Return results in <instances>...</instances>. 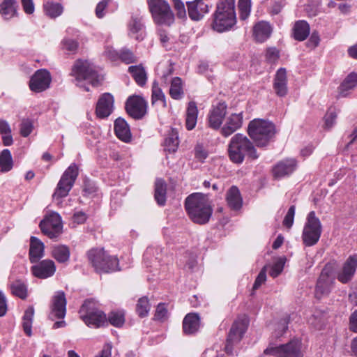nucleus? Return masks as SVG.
<instances>
[{"label":"nucleus","mask_w":357,"mask_h":357,"mask_svg":"<svg viewBox=\"0 0 357 357\" xmlns=\"http://www.w3.org/2000/svg\"><path fill=\"white\" fill-rule=\"evenodd\" d=\"M185 208L192 222L199 225L207 223L213 213L207 195L200 192L189 195L185 199Z\"/></svg>","instance_id":"1"},{"label":"nucleus","mask_w":357,"mask_h":357,"mask_svg":"<svg viewBox=\"0 0 357 357\" xmlns=\"http://www.w3.org/2000/svg\"><path fill=\"white\" fill-rule=\"evenodd\" d=\"M229 158L234 163L241 164L245 156L251 160L259 158L252 142L241 133L234 135L228 145Z\"/></svg>","instance_id":"2"},{"label":"nucleus","mask_w":357,"mask_h":357,"mask_svg":"<svg viewBox=\"0 0 357 357\" xmlns=\"http://www.w3.org/2000/svg\"><path fill=\"white\" fill-rule=\"evenodd\" d=\"M72 75L75 77L76 85L84 88L86 91H89L86 84L98 86L102 80L96 66L88 61L77 60L73 67Z\"/></svg>","instance_id":"3"},{"label":"nucleus","mask_w":357,"mask_h":357,"mask_svg":"<svg viewBox=\"0 0 357 357\" xmlns=\"http://www.w3.org/2000/svg\"><path fill=\"white\" fill-rule=\"evenodd\" d=\"M212 27L218 32L230 29L236 22L234 0H218Z\"/></svg>","instance_id":"4"},{"label":"nucleus","mask_w":357,"mask_h":357,"mask_svg":"<svg viewBox=\"0 0 357 357\" xmlns=\"http://www.w3.org/2000/svg\"><path fill=\"white\" fill-rule=\"evenodd\" d=\"M248 132L257 146L264 147L274 137L276 131L273 123L256 119L249 123Z\"/></svg>","instance_id":"5"},{"label":"nucleus","mask_w":357,"mask_h":357,"mask_svg":"<svg viewBox=\"0 0 357 357\" xmlns=\"http://www.w3.org/2000/svg\"><path fill=\"white\" fill-rule=\"evenodd\" d=\"M88 259L97 273H109L119 269V260L108 255L104 249L94 248L87 253Z\"/></svg>","instance_id":"6"},{"label":"nucleus","mask_w":357,"mask_h":357,"mask_svg":"<svg viewBox=\"0 0 357 357\" xmlns=\"http://www.w3.org/2000/svg\"><path fill=\"white\" fill-rule=\"evenodd\" d=\"M147 4L155 24L170 26L174 22V14L167 1L147 0Z\"/></svg>","instance_id":"7"},{"label":"nucleus","mask_w":357,"mask_h":357,"mask_svg":"<svg viewBox=\"0 0 357 357\" xmlns=\"http://www.w3.org/2000/svg\"><path fill=\"white\" fill-rule=\"evenodd\" d=\"M81 318L89 327L98 328L107 325L106 314L95 307L92 300H86L79 310Z\"/></svg>","instance_id":"8"},{"label":"nucleus","mask_w":357,"mask_h":357,"mask_svg":"<svg viewBox=\"0 0 357 357\" xmlns=\"http://www.w3.org/2000/svg\"><path fill=\"white\" fill-rule=\"evenodd\" d=\"M322 233V225L314 211H310L306 218L303 229L302 240L305 246H313L317 243Z\"/></svg>","instance_id":"9"},{"label":"nucleus","mask_w":357,"mask_h":357,"mask_svg":"<svg viewBox=\"0 0 357 357\" xmlns=\"http://www.w3.org/2000/svg\"><path fill=\"white\" fill-rule=\"evenodd\" d=\"M78 174V167L76 164L70 165L62 174L53 194V198L59 199L68 196Z\"/></svg>","instance_id":"10"},{"label":"nucleus","mask_w":357,"mask_h":357,"mask_svg":"<svg viewBox=\"0 0 357 357\" xmlns=\"http://www.w3.org/2000/svg\"><path fill=\"white\" fill-rule=\"evenodd\" d=\"M264 354L272 355L275 357H303L301 343L298 340H292L287 344L279 346L270 344L264 351Z\"/></svg>","instance_id":"11"},{"label":"nucleus","mask_w":357,"mask_h":357,"mask_svg":"<svg viewBox=\"0 0 357 357\" xmlns=\"http://www.w3.org/2000/svg\"><path fill=\"white\" fill-rule=\"evenodd\" d=\"M248 319L245 317L234 321L227 338L225 351L227 354H231L233 351V346L241 340L248 329Z\"/></svg>","instance_id":"12"},{"label":"nucleus","mask_w":357,"mask_h":357,"mask_svg":"<svg viewBox=\"0 0 357 357\" xmlns=\"http://www.w3.org/2000/svg\"><path fill=\"white\" fill-rule=\"evenodd\" d=\"M39 226L42 232L50 238H57L62 233L61 218L55 212L47 215Z\"/></svg>","instance_id":"13"},{"label":"nucleus","mask_w":357,"mask_h":357,"mask_svg":"<svg viewBox=\"0 0 357 357\" xmlns=\"http://www.w3.org/2000/svg\"><path fill=\"white\" fill-rule=\"evenodd\" d=\"M335 278L333 275L331 266H326L321 271V274L317 280L315 296L320 299L327 296L333 287Z\"/></svg>","instance_id":"14"},{"label":"nucleus","mask_w":357,"mask_h":357,"mask_svg":"<svg viewBox=\"0 0 357 357\" xmlns=\"http://www.w3.org/2000/svg\"><path fill=\"white\" fill-rule=\"evenodd\" d=\"M126 112L135 119H141L146 114L147 102L141 96L133 95L129 96L126 102Z\"/></svg>","instance_id":"15"},{"label":"nucleus","mask_w":357,"mask_h":357,"mask_svg":"<svg viewBox=\"0 0 357 357\" xmlns=\"http://www.w3.org/2000/svg\"><path fill=\"white\" fill-rule=\"evenodd\" d=\"M51 81L52 77L50 72L45 69H40L31 76L29 86L31 91L40 93L50 87Z\"/></svg>","instance_id":"16"},{"label":"nucleus","mask_w":357,"mask_h":357,"mask_svg":"<svg viewBox=\"0 0 357 357\" xmlns=\"http://www.w3.org/2000/svg\"><path fill=\"white\" fill-rule=\"evenodd\" d=\"M357 270V254L350 255L343 263L342 268L337 273V279L342 284L350 282Z\"/></svg>","instance_id":"17"},{"label":"nucleus","mask_w":357,"mask_h":357,"mask_svg":"<svg viewBox=\"0 0 357 357\" xmlns=\"http://www.w3.org/2000/svg\"><path fill=\"white\" fill-rule=\"evenodd\" d=\"M66 313V299L63 291H59L55 293L52 299L51 312L50 317L54 319H63Z\"/></svg>","instance_id":"18"},{"label":"nucleus","mask_w":357,"mask_h":357,"mask_svg":"<svg viewBox=\"0 0 357 357\" xmlns=\"http://www.w3.org/2000/svg\"><path fill=\"white\" fill-rule=\"evenodd\" d=\"M56 265L52 259H44L31 267L33 275L40 279L53 276L56 272Z\"/></svg>","instance_id":"19"},{"label":"nucleus","mask_w":357,"mask_h":357,"mask_svg":"<svg viewBox=\"0 0 357 357\" xmlns=\"http://www.w3.org/2000/svg\"><path fill=\"white\" fill-rule=\"evenodd\" d=\"M227 105L225 102H218L213 106L208 114V125L211 128L219 129L227 113Z\"/></svg>","instance_id":"20"},{"label":"nucleus","mask_w":357,"mask_h":357,"mask_svg":"<svg viewBox=\"0 0 357 357\" xmlns=\"http://www.w3.org/2000/svg\"><path fill=\"white\" fill-rule=\"evenodd\" d=\"M114 101V97L111 93H103L96 105V113L98 117L104 119L109 116L113 111Z\"/></svg>","instance_id":"21"},{"label":"nucleus","mask_w":357,"mask_h":357,"mask_svg":"<svg viewBox=\"0 0 357 357\" xmlns=\"http://www.w3.org/2000/svg\"><path fill=\"white\" fill-rule=\"evenodd\" d=\"M189 17L193 21H199L208 12V6L204 0L187 2Z\"/></svg>","instance_id":"22"},{"label":"nucleus","mask_w":357,"mask_h":357,"mask_svg":"<svg viewBox=\"0 0 357 357\" xmlns=\"http://www.w3.org/2000/svg\"><path fill=\"white\" fill-rule=\"evenodd\" d=\"M297 167V161L294 158H287L278 162L273 169V176L280 178L292 174Z\"/></svg>","instance_id":"23"},{"label":"nucleus","mask_w":357,"mask_h":357,"mask_svg":"<svg viewBox=\"0 0 357 357\" xmlns=\"http://www.w3.org/2000/svg\"><path fill=\"white\" fill-rule=\"evenodd\" d=\"M243 115L242 113L232 114L226 119L225 124L221 129V134L227 137L236 132L242 126Z\"/></svg>","instance_id":"24"},{"label":"nucleus","mask_w":357,"mask_h":357,"mask_svg":"<svg viewBox=\"0 0 357 357\" xmlns=\"http://www.w3.org/2000/svg\"><path fill=\"white\" fill-rule=\"evenodd\" d=\"M200 327V317L197 313H188L183 321V333L186 335L195 334Z\"/></svg>","instance_id":"25"},{"label":"nucleus","mask_w":357,"mask_h":357,"mask_svg":"<svg viewBox=\"0 0 357 357\" xmlns=\"http://www.w3.org/2000/svg\"><path fill=\"white\" fill-rule=\"evenodd\" d=\"M272 33V27L268 22L261 21L253 27V36L259 43L266 40Z\"/></svg>","instance_id":"26"},{"label":"nucleus","mask_w":357,"mask_h":357,"mask_svg":"<svg viewBox=\"0 0 357 357\" xmlns=\"http://www.w3.org/2000/svg\"><path fill=\"white\" fill-rule=\"evenodd\" d=\"M287 71L285 68H281L276 73L273 84L274 90L278 96L282 97L287 94Z\"/></svg>","instance_id":"27"},{"label":"nucleus","mask_w":357,"mask_h":357,"mask_svg":"<svg viewBox=\"0 0 357 357\" xmlns=\"http://www.w3.org/2000/svg\"><path fill=\"white\" fill-rule=\"evenodd\" d=\"M44 244L38 238L31 236L30 239L29 259L36 263L44 256Z\"/></svg>","instance_id":"28"},{"label":"nucleus","mask_w":357,"mask_h":357,"mask_svg":"<svg viewBox=\"0 0 357 357\" xmlns=\"http://www.w3.org/2000/svg\"><path fill=\"white\" fill-rule=\"evenodd\" d=\"M51 256L59 264H67L70 260V250L66 245H55L52 246Z\"/></svg>","instance_id":"29"},{"label":"nucleus","mask_w":357,"mask_h":357,"mask_svg":"<svg viewBox=\"0 0 357 357\" xmlns=\"http://www.w3.org/2000/svg\"><path fill=\"white\" fill-rule=\"evenodd\" d=\"M129 34L137 40H142L144 38V25L142 18L140 16H132L128 24Z\"/></svg>","instance_id":"30"},{"label":"nucleus","mask_w":357,"mask_h":357,"mask_svg":"<svg viewBox=\"0 0 357 357\" xmlns=\"http://www.w3.org/2000/svg\"><path fill=\"white\" fill-rule=\"evenodd\" d=\"M114 131L116 137L123 142H128L131 139V132L127 122L122 118H118L114 122Z\"/></svg>","instance_id":"31"},{"label":"nucleus","mask_w":357,"mask_h":357,"mask_svg":"<svg viewBox=\"0 0 357 357\" xmlns=\"http://www.w3.org/2000/svg\"><path fill=\"white\" fill-rule=\"evenodd\" d=\"M357 86V73H351L347 76L338 88L339 97H347L349 91Z\"/></svg>","instance_id":"32"},{"label":"nucleus","mask_w":357,"mask_h":357,"mask_svg":"<svg viewBox=\"0 0 357 357\" xmlns=\"http://www.w3.org/2000/svg\"><path fill=\"white\" fill-rule=\"evenodd\" d=\"M310 25L306 21L296 22L293 28V36L295 40L303 41L310 34Z\"/></svg>","instance_id":"33"},{"label":"nucleus","mask_w":357,"mask_h":357,"mask_svg":"<svg viewBox=\"0 0 357 357\" xmlns=\"http://www.w3.org/2000/svg\"><path fill=\"white\" fill-rule=\"evenodd\" d=\"M227 202L228 206L233 210H238L242 206V198L239 190L232 186L227 192Z\"/></svg>","instance_id":"34"},{"label":"nucleus","mask_w":357,"mask_h":357,"mask_svg":"<svg viewBox=\"0 0 357 357\" xmlns=\"http://www.w3.org/2000/svg\"><path fill=\"white\" fill-rule=\"evenodd\" d=\"M198 109L195 102L192 101L188 103L186 110L185 126L188 130H192L197 121Z\"/></svg>","instance_id":"35"},{"label":"nucleus","mask_w":357,"mask_h":357,"mask_svg":"<svg viewBox=\"0 0 357 357\" xmlns=\"http://www.w3.org/2000/svg\"><path fill=\"white\" fill-rule=\"evenodd\" d=\"M17 0H3L1 4V14L6 20H9L17 13Z\"/></svg>","instance_id":"36"},{"label":"nucleus","mask_w":357,"mask_h":357,"mask_svg":"<svg viewBox=\"0 0 357 357\" xmlns=\"http://www.w3.org/2000/svg\"><path fill=\"white\" fill-rule=\"evenodd\" d=\"M178 134L176 129H172L165 139V149L169 153H174L178 146Z\"/></svg>","instance_id":"37"},{"label":"nucleus","mask_w":357,"mask_h":357,"mask_svg":"<svg viewBox=\"0 0 357 357\" xmlns=\"http://www.w3.org/2000/svg\"><path fill=\"white\" fill-rule=\"evenodd\" d=\"M166 183L162 179H157L155 183V199L160 205L166 202Z\"/></svg>","instance_id":"38"},{"label":"nucleus","mask_w":357,"mask_h":357,"mask_svg":"<svg viewBox=\"0 0 357 357\" xmlns=\"http://www.w3.org/2000/svg\"><path fill=\"white\" fill-rule=\"evenodd\" d=\"M43 9L45 13L51 18L60 16L63 11V7L61 3L50 1L43 4Z\"/></svg>","instance_id":"39"},{"label":"nucleus","mask_w":357,"mask_h":357,"mask_svg":"<svg viewBox=\"0 0 357 357\" xmlns=\"http://www.w3.org/2000/svg\"><path fill=\"white\" fill-rule=\"evenodd\" d=\"M128 71L138 85L142 86L146 84V74L142 66H131L128 68Z\"/></svg>","instance_id":"40"},{"label":"nucleus","mask_w":357,"mask_h":357,"mask_svg":"<svg viewBox=\"0 0 357 357\" xmlns=\"http://www.w3.org/2000/svg\"><path fill=\"white\" fill-rule=\"evenodd\" d=\"M182 80L180 77H174L171 82L169 95L174 100H181L183 97Z\"/></svg>","instance_id":"41"},{"label":"nucleus","mask_w":357,"mask_h":357,"mask_svg":"<svg viewBox=\"0 0 357 357\" xmlns=\"http://www.w3.org/2000/svg\"><path fill=\"white\" fill-rule=\"evenodd\" d=\"M34 315V308L29 306L24 312L22 317V327L24 333L29 337L32 335V323Z\"/></svg>","instance_id":"42"},{"label":"nucleus","mask_w":357,"mask_h":357,"mask_svg":"<svg viewBox=\"0 0 357 357\" xmlns=\"http://www.w3.org/2000/svg\"><path fill=\"white\" fill-rule=\"evenodd\" d=\"M13 161L10 151L3 149L0 154V169L1 172H8L12 169Z\"/></svg>","instance_id":"43"},{"label":"nucleus","mask_w":357,"mask_h":357,"mask_svg":"<svg viewBox=\"0 0 357 357\" xmlns=\"http://www.w3.org/2000/svg\"><path fill=\"white\" fill-rule=\"evenodd\" d=\"M151 100L153 105L159 102L162 107L167 106L165 96L162 89L159 87L158 84L155 82H153L152 86Z\"/></svg>","instance_id":"44"},{"label":"nucleus","mask_w":357,"mask_h":357,"mask_svg":"<svg viewBox=\"0 0 357 357\" xmlns=\"http://www.w3.org/2000/svg\"><path fill=\"white\" fill-rule=\"evenodd\" d=\"M107 323L115 327H121L125 322V314L121 310L112 311L108 314Z\"/></svg>","instance_id":"45"},{"label":"nucleus","mask_w":357,"mask_h":357,"mask_svg":"<svg viewBox=\"0 0 357 357\" xmlns=\"http://www.w3.org/2000/svg\"><path fill=\"white\" fill-rule=\"evenodd\" d=\"M251 0H238L239 19L245 21L250 16L251 12Z\"/></svg>","instance_id":"46"},{"label":"nucleus","mask_w":357,"mask_h":357,"mask_svg":"<svg viewBox=\"0 0 357 357\" xmlns=\"http://www.w3.org/2000/svg\"><path fill=\"white\" fill-rule=\"evenodd\" d=\"M10 289L13 294L20 298L24 299L27 296L26 287L25 284L20 280L13 282L10 285Z\"/></svg>","instance_id":"47"},{"label":"nucleus","mask_w":357,"mask_h":357,"mask_svg":"<svg viewBox=\"0 0 357 357\" xmlns=\"http://www.w3.org/2000/svg\"><path fill=\"white\" fill-rule=\"evenodd\" d=\"M286 262L285 257L276 259L273 264L270 266L269 275L272 278H277L283 271Z\"/></svg>","instance_id":"48"},{"label":"nucleus","mask_w":357,"mask_h":357,"mask_svg":"<svg viewBox=\"0 0 357 357\" xmlns=\"http://www.w3.org/2000/svg\"><path fill=\"white\" fill-rule=\"evenodd\" d=\"M150 310V304L146 297H142L138 300L136 305V312L140 317H146Z\"/></svg>","instance_id":"49"},{"label":"nucleus","mask_w":357,"mask_h":357,"mask_svg":"<svg viewBox=\"0 0 357 357\" xmlns=\"http://www.w3.org/2000/svg\"><path fill=\"white\" fill-rule=\"evenodd\" d=\"M119 59L125 63L130 64L137 61V57L133 52L128 48H123L120 51Z\"/></svg>","instance_id":"50"},{"label":"nucleus","mask_w":357,"mask_h":357,"mask_svg":"<svg viewBox=\"0 0 357 357\" xmlns=\"http://www.w3.org/2000/svg\"><path fill=\"white\" fill-rule=\"evenodd\" d=\"M337 113L335 109H329L324 116V128L331 129L335 123Z\"/></svg>","instance_id":"51"},{"label":"nucleus","mask_w":357,"mask_h":357,"mask_svg":"<svg viewBox=\"0 0 357 357\" xmlns=\"http://www.w3.org/2000/svg\"><path fill=\"white\" fill-rule=\"evenodd\" d=\"M173 7L176 12V15L180 19L186 17V10L185 5L181 0H171Z\"/></svg>","instance_id":"52"},{"label":"nucleus","mask_w":357,"mask_h":357,"mask_svg":"<svg viewBox=\"0 0 357 357\" xmlns=\"http://www.w3.org/2000/svg\"><path fill=\"white\" fill-rule=\"evenodd\" d=\"M267 268L268 266H264L261 271L259 272V273L258 274L253 284V290L257 289L263 283L266 282Z\"/></svg>","instance_id":"53"},{"label":"nucleus","mask_w":357,"mask_h":357,"mask_svg":"<svg viewBox=\"0 0 357 357\" xmlns=\"http://www.w3.org/2000/svg\"><path fill=\"white\" fill-rule=\"evenodd\" d=\"M295 206H291L284 216L283 220V225L287 228H291L294 224V219L295 215Z\"/></svg>","instance_id":"54"},{"label":"nucleus","mask_w":357,"mask_h":357,"mask_svg":"<svg viewBox=\"0 0 357 357\" xmlns=\"http://www.w3.org/2000/svg\"><path fill=\"white\" fill-rule=\"evenodd\" d=\"M167 317V310L164 303H160L157 306L155 313V319L159 321H163Z\"/></svg>","instance_id":"55"},{"label":"nucleus","mask_w":357,"mask_h":357,"mask_svg":"<svg viewBox=\"0 0 357 357\" xmlns=\"http://www.w3.org/2000/svg\"><path fill=\"white\" fill-rule=\"evenodd\" d=\"M33 130V124L30 121H23L20 125V134L22 136L26 137Z\"/></svg>","instance_id":"56"},{"label":"nucleus","mask_w":357,"mask_h":357,"mask_svg":"<svg viewBox=\"0 0 357 357\" xmlns=\"http://www.w3.org/2000/svg\"><path fill=\"white\" fill-rule=\"evenodd\" d=\"M78 47V43L71 39H65L63 41V48L69 52H75Z\"/></svg>","instance_id":"57"},{"label":"nucleus","mask_w":357,"mask_h":357,"mask_svg":"<svg viewBox=\"0 0 357 357\" xmlns=\"http://www.w3.org/2000/svg\"><path fill=\"white\" fill-rule=\"evenodd\" d=\"M109 0H102L96 8V15L98 18H102L105 15L104 10L107 7Z\"/></svg>","instance_id":"58"},{"label":"nucleus","mask_w":357,"mask_h":357,"mask_svg":"<svg viewBox=\"0 0 357 357\" xmlns=\"http://www.w3.org/2000/svg\"><path fill=\"white\" fill-rule=\"evenodd\" d=\"M320 38L317 31H313L307 42V46L311 49L315 48L319 43Z\"/></svg>","instance_id":"59"},{"label":"nucleus","mask_w":357,"mask_h":357,"mask_svg":"<svg viewBox=\"0 0 357 357\" xmlns=\"http://www.w3.org/2000/svg\"><path fill=\"white\" fill-rule=\"evenodd\" d=\"M309 322L318 330H321L325 324V320L322 317L318 319L317 315H312V317L310 318Z\"/></svg>","instance_id":"60"},{"label":"nucleus","mask_w":357,"mask_h":357,"mask_svg":"<svg viewBox=\"0 0 357 357\" xmlns=\"http://www.w3.org/2000/svg\"><path fill=\"white\" fill-rule=\"evenodd\" d=\"M21 3L26 14H32L34 12L35 8L33 0H21Z\"/></svg>","instance_id":"61"},{"label":"nucleus","mask_w":357,"mask_h":357,"mask_svg":"<svg viewBox=\"0 0 357 357\" xmlns=\"http://www.w3.org/2000/svg\"><path fill=\"white\" fill-rule=\"evenodd\" d=\"M105 54L110 60L116 61L119 59L120 52H116L112 47H107L105 50Z\"/></svg>","instance_id":"62"},{"label":"nucleus","mask_w":357,"mask_h":357,"mask_svg":"<svg viewBox=\"0 0 357 357\" xmlns=\"http://www.w3.org/2000/svg\"><path fill=\"white\" fill-rule=\"evenodd\" d=\"M112 343L108 342L106 343L101 350L100 353L97 355L96 357H112Z\"/></svg>","instance_id":"63"},{"label":"nucleus","mask_w":357,"mask_h":357,"mask_svg":"<svg viewBox=\"0 0 357 357\" xmlns=\"http://www.w3.org/2000/svg\"><path fill=\"white\" fill-rule=\"evenodd\" d=\"M349 329L357 333V310L352 312L349 317Z\"/></svg>","instance_id":"64"}]
</instances>
